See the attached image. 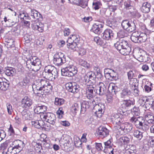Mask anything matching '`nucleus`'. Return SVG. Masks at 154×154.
I'll list each match as a JSON object with an SVG mask.
<instances>
[{"instance_id": "nucleus-1", "label": "nucleus", "mask_w": 154, "mask_h": 154, "mask_svg": "<svg viewBox=\"0 0 154 154\" xmlns=\"http://www.w3.org/2000/svg\"><path fill=\"white\" fill-rule=\"evenodd\" d=\"M115 48L123 55H128L131 51L128 42L124 40H120L114 45Z\"/></svg>"}, {"instance_id": "nucleus-2", "label": "nucleus", "mask_w": 154, "mask_h": 154, "mask_svg": "<svg viewBox=\"0 0 154 154\" xmlns=\"http://www.w3.org/2000/svg\"><path fill=\"white\" fill-rule=\"evenodd\" d=\"M44 77L48 80L53 81L58 77V72L54 66L51 65L46 66L42 72Z\"/></svg>"}, {"instance_id": "nucleus-3", "label": "nucleus", "mask_w": 154, "mask_h": 154, "mask_svg": "<svg viewBox=\"0 0 154 154\" xmlns=\"http://www.w3.org/2000/svg\"><path fill=\"white\" fill-rule=\"evenodd\" d=\"M132 129L131 125L127 123H120L119 125H115L113 131L118 135H125L130 132Z\"/></svg>"}, {"instance_id": "nucleus-4", "label": "nucleus", "mask_w": 154, "mask_h": 154, "mask_svg": "<svg viewBox=\"0 0 154 154\" xmlns=\"http://www.w3.org/2000/svg\"><path fill=\"white\" fill-rule=\"evenodd\" d=\"M92 103L93 106V112L97 117L100 118L104 112L105 109L104 105L102 103L97 104L94 100H92Z\"/></svg>"}, {"instance_id": "nucleus-5", "label": "nucleus", "mask_w": 154, "mask_h": 154, "mask_svg": "<svg viewBox=\"0 0 154 154\" xmlns=\"http://www.w3.org/2000/svg\"><path fill=\"white\" fill-rule=\"evenodd\" d=\"M61 71L62 75L69 77L73 76L77 72L76 67L71 65L61 69Z\"/></svg>"}, {"instance_id": "nucleus-6", "label": "nucleus", "mask_w": 154, "mask_h": 154, "mask_svg": "<svg viewBox=\"0 0 154 154\" xmlns=\"http://www.w3.org/2000/svg\"><path fill=\"white\" fill-rule=\"evenodd\" d=\"M128 21V20L123 21L122 23V26L123 29L129 32H131L135 30L136 26L134 21Z\"/></svg>"}, {"instance_id": "nucleus-7", "label": "nucleus", "mask_w": 154, "mask_h": 154, "mask_svg": "<svg viewBox=\"0 0 154 154\" xmlns=\"http://www.w3.org/2000/svg\"><path fill=\"white\" fill-rule=\"evenodd\" d=\"M95 86V85H88L86 89V96L88 99H91V101L92 100H94L93 97L97 93Z\"/></svg>"}, {"instance_id": "nucleus-8", "label": "nucleus", "mask_w": 154, "mask_h": 154, "mask_svg": "<svg viewBox=\"0 0 154 154\" xmlns=\"http://www.w3.org/2000/svg\"><path fill=\"white\" fill-rule=\"evenodd\" d=\"M31 63V64L34 67L32 70L35 71H37L40 69L41 65L40 60L35 57H31L28 60V63Z\"/></svg>"}, {"instance_id": "nucleus-9", "label": "nucleus", "mask_w": 154, "mask_h": 154, "mask_svg": "<svg viewBox=\"0 0 154 154\" xmlns=\"http://www.w3.org/2000/svg\"><path fill=\"white\" fill-rule=\"evenodd\" d=\"M41 119H43V120L52 125L55 123L56 119L55 115L50 112L42 114L41 116Z\"/></svg>"}, {"instance_id": "nucleus-10", "label": "nucleus", "mask_w": 154, "mask_h": 154, "mask_svg": "<svg viewBox=\"0 0 154 154\" xmlns=\"http://www.w3.org/2000/svg\"><path fill=\"white\" fill-rule=\"evenodd\" d=\"M131 122L133 123L137 128L140 129L144 122L143 117H135L134 116L132 117L130 119Z\"/></svg>"}, {"instance_id": "nucleus-11", "label": "nucleus", "mask_w": 154, "mask_h": 154, "mask_svg": "<svg viewBox=\"0 0 154 154\" xmlns=\"http://www.w3.org/2000/svg\"><path fill=\"white\" fill-rule=\"evenodd\" d=\"M60 146L63 149L65 150H68V148L69 147V141L68 137H62L59 141Z\"/></svg>"}, {"instance_id": "nucleus-12", "label": "nucleus", "mask_w": 154, "mask_h": 154, "mask_svg": "<svg viewBox=\"0 0 154 154\" xmlns=\"http://www.w3.org/2000/svg\"><path fill=\"white\" fill-rule=\"evenodd\" d=\"M103 38L106 40H111L114 38V34L110 29H106L103 33Z\"/></svg>"}, {"instance_id": "nucleus-13", "label": "nucleus", "mask_w": 154, "mask_h": 154, "mask_svg": "<svg viewBox=\"0 0 154 154\" xmlns=\"http://www.w3.org/2000/svg\"><path fill=\"white\" fill-rule=\"evenodd\" d=\"M150 100L149 98L146 96H143L139 99L138 103L141 106L145 105L146 109L149 108V106L151 103Z\"/></svg>"}, {"instance_id": "nucleus-14", "label": "nucleus", "mask_w": 154, "mask_h": 154, "mask_svg": "<svg viewBox=\"0 0 154 154\" xmlns=\"http://www.w3.org/2000/svg\"><path fill=\"white\" fill-rule=\"evenodd\" d=\"M32 125L35 127L42 130L46 129V125L45 124L43 121L42 120L32 121Z\"/></svg>"}, {"instance_id": "nucleus-15", "label": "nucleus", "mask_w": 154, "mask_h": 154, "mask_svg": "<svg viewBox=\"0 0 154 154\" xmlns=\"http://www.w3.org/2000/svg\"><path fill=\"white\" fill-rule=\"evenodd\" d=\"M32 88L34 92L37 91L36 93L38 95H40L41 93H42L43 88L42 87H41L39 79L34 81V83L32 85Z\"/></svg>"}, {"instance_id": "nucleus-16", "label": "nucleus", "mask_w": 154, "mask_h": 154, "mask_svg": "<svg viewBox=\"0 0 154 154\" xmlns=\"http://www.w3.org/2000/svg\"><path fill=\"white\" fill-rule=\"evenodd\" d=\"M122 117V116L120 114H114L111 116V121L113 124H116V125H119L123 121Z\"/></svg>"}, {"instance_id": "nucleus-17", "label": "nucleus", "mask_w": 154, "mask_h": 154, "mask_svg": "<svg viewBox=\"0 0 154 154\" xmlns=\"http://www.w3.org/2000/svg\"><path fill=\"white\" fill-rule=\"evenodd\" d=\"M96 89V92L97 94L102 95L105 94L106 91V88L103 82H100L97 85Z\"/></svg>"}, {"instance_id": "nucleus-18", "label": "nucleus", "mask_w": 154, "mask_h": 154, "mask_svg": "<svg viewBox=\"0 0 154 154\" xmlns=\"http://www.w3.org/2000/svg\"><path fill=\"white\" fill-rule=\"evenodd\" d=\"M22 117L24 120H30L33 117V115L31 112L26 109H24L21 112Z\"/></svg>"}, {"instance_id": "nucleus-19", "label": "nucleus", "mask_w": 154, "mask_h": 154, "mask_svg": "<svg viewBox=\"0 0 154 154\" xmlns=\"http://www.w3.org/2000/svg\"><path fill=\"white\" fill-rule=\"evenodd\" d=\"M103 24L99 22L94 23L92 27L93 32L98 34H100L102 32V29L103 27Z\"/></svg>"}, {"instance_id": "nucleus-20", "label": "nucleus", "mask_w": 154, "mask_h": 154, "mask_svg": "<svg viewBox=\"0 0 154 154\" xmlns=\"http://www.w3.org/2000/svg\"><path fill=\"white\" fill-rule=\"evenodd\" d=\"M32 103V100L27 96L24 97L21 101V105L23 108H29Z\"/></svg>"}, {"instance_id": "nucleus-21", "label": "nucleus", "mask_w": 154, "mask_h": 154, "mask_svg": "<svg viewBox=\"0 0 154 154\" xmlns=\"http://www.w3.org/2000/svg\"><path fill=\"white\" fill-rule=\"evenodd\" d=\"M44 24L38 22L33 23L32 25L33 29L35 31H38L40 32H42L44 30Z\"/></svg>"}, {"instance_id": "nucleus-22", "label": "nucleus", "mask_w": 154, "mask_h": 154, "mask_svg": "<svg viewBox=\"0 0 154 154\" xmlns=\"http://www.w3.org/2000/svg\"><path fill=\"white\" fill-rule=\"evenodd\" d=\"M9 82L5 78H0V89L3 91L7 90Z\"/></svg>"}, {"instance_id": "nucleus-23", "label": "nucleus", "mask_w": 154, "mask_h": 154, "mask_svg": "<svg viewBox=\"0 0 154 154\" xmlns=\"http://www.w3.org/2000/svg\"><path fill=\"white\" fill-rule=\"evenodd\" d=\"M98 130V134L102 137H106L109 134V130L103 126L100 127Z\"/></svg>"}, {"instance_id": "nucleus-24", "label": "nucleus", "mask_w": 154, "mask_h": 154, "mask_svg": "<svg viewBox=\"0 0 154 154\" xmlns=\"http://www.w3.org/2000/svg\"><path fill=\"white\" fill-rule=\"evenodd\" d=\"M144 118L146 122L149 124H154V116L151 112H148L145 114Z\"/></svg>"}, {"instance_id": "nucleus-25", "label": "nucleus", "mask_w": 154, "mask_h": 154, "mask_svg": "<svg viewBox=\"0 0 154 154\" xmlns=\"http://www.w3.org/2000/svg\"><path fill=\"white\" fill-rule=\"evenodd\" d=\"M151 5L147 2L143 3L141 7V11L143 13H149L151 8Z\"/></svg>"}, {"instance_id": "nucleus-26", "label": "nucleus", "mask_w": 154, "mask_h": 154, "mask_svg": "<svg viewBox=\"0 0 154 154\" xmlns=\"http://www.w3.org/2000/svg\"><path fill=\"white\" fill-rule=\"evenodd\" d=\"M42 88L43 90L42 91V93H41L40 95H38V96L40 97H41V95H42L44 94H46L51 92L52 91V86L50 83H49L48 85L45 86L43 88Z\"/></svg>"}, {"instance_id": "nucleus-27", "label": "nucleus", "mask_w": 154, "mask_h": 154, "mask_svg": "<svg viewBox=\"0 0 154 154\" xmlns=\"http://www.w3.org/2000/svg\"><path fill=\"white\" fill-rule=\"evenodd\" d=\"M47 109V107L45 105L38 106L34 109V112L37 114L43 113Z\"/></svg>"}, {"instance_id": "nucleus-28", "label": "nucleus", "mask_w": 154, "mask_h": 154, "mask_svg": "<svg viewBox=\"0 0 154 154\" xmlns=\"http://www.w3.org/2000/svg\"><path fill=\"white\" fill-rule=\"evenodd\" d=\"M92 104L91 99L90 102L88 101H84L81 104V109L82 110L85 111L86 110L89 108V107Z\"/></svg>"}, {"instance_id": "nucleus-29", "label": "nucleus", "mask_w": 154, "mask_h": 154, "mask_svg": "<svg viewBox=\"0 0 154 154\" xmlns=\"http://www.w3.org/2000/svg\"><path fill=\"white\" fill-rule=\"evenodd\" d=\"M139 32L138 31H135L132 34L131 37V41L134 43L139 42Z\"/></svg>"}, {"instance_id": "nucleus-30", "label": "nucleus", "mask_w": 154, "mask_h": 154, "mask_svg": "<svg viewBox=\"0 0 154 154\" xmlns=\"http://www.w3.org/2000/svg\"><path fill=\"white\" fill-rule=\"evenodd\" d=\"M80 40V38L79 35H70L67 41L70 42H75L76 43H79Z\"/></svg>"}, {"instance_id": "nucleus-31", "label": "nucleus", "mask_w": 154, "mask_h": 154, "mask_svg": "<svg viewBox=\"0 0 154 154\" xmlns=\"http://www.w3.org/2000/svg\"><path fill=\"white\" fill-rule=\"evenodd\" d=\"M5 74L8 76H12L15 74L16 70L11 67H8L5 71Z\"/></svg>"}, {"instance_id": "nucleus-32", "label": "nucleus", "mask_w": 154, "mask_h": 154, "mask_svg": "<svg viewBox=\"0 0 154 154\" xmlns=\"http://www.w3.org/2000/svg\"><path fill=\"white\" fill-rule=\"evenodd\" d=\"M104 147L105 149H109L110 152L109 154H113V150L114 149L112 148V144L110 140H108L106 142H104Z\"/></svg>"}, {"instance_id": "nucleus-33", "label": "nucleus", "mask_w": 154, "mask_h": 154, "mask_svg": "<svg viewBox=\"0 0 154 154\" xmlns=\"http://www.w3.org/2000/svg\"><path fill=\"white\" fill-rule=\"evenodd\" d=\"M67 48L69 49L72 50L73 51L76 50L77 48V43L74 42H70L68 41H67Z\"/></svg>"}, {"instance_id": "nucleus-34", "label": "nucleus", "mask_w": 154, "mask_h": 154, "mask_svg": "<svg viewBox=\"0 0 154 154\" xmlns=\"http://www.w3.org/2000/svg\"><path fill=\"white\" fill-rule=\"evenodd\" d=\"M134 53L139 61H142L144 60V57L142 53L139 50L137 51H134Z\"/></svg>"}, {"instance_id": "nucleus-35", "label": "nucleus", "mask_w": 154, "mask_h": 154, "mask_svg": "<svg viewBox=\"0 0 154 154\" xmlns=\"http://www.w3.org/2000/svg\"><path fill=\"white\" fill-rule=\"evenodd\" d=\"M131 94V92L129 89L126 88H124L121 93V97L123 98L126 96H128Z\"/></svg>"}, {"instance_id": "nucleus-36", "label": "nucleus", "mask_w": 154, "mask_h": 154, "mask_svg": "<svg viewBox=\"0 0 154 154\" xmlns=\"http://www.w3.org/2000/svg\"><path fill=\"white\" fill-rule=\"evenodd\" d=\"M80 104H78L77 103H75L72 105L71 110V112L74 114H75L77 111L79 109Z\"/></svg>"}, {"instance_id": "nucleus-37", "label": "nucleus", "mask_w": 154, "mask_h": 154, "mask_svg": "<svg viewBox=\"0 0 154 154\" xmlns=\"http://www.w3.org/2000/svg\"><path fill=\"white\" fill-rule=\"evenodd\" d=\"M147 38L146 34L143 32H139V42H143L146 41Z\"/></svg>"}, {"instance_id": "nucleus-38", "label": "nucleus", "mask_w": 154, "mask_h": 154, "mask_svg": "<svg viewBox=\"0 0 154 154\" xmlns=\"http://www.w3.org/2000/svg\"><path fill=\"white\" fill-rule=\"evenodd\" d=\"M111 89L112 92H114L115 94L120 91L119 88H118L116 84H110L109 87V89Z\"/></svg>"}, {"instance_id": "nucleus-39", "label": "nucleus", "mask_w": 154, "mask_h": 154, "mask_svg": "<svg viewBox=\"0 0 154 154\" xmlns=\"http://www.w3.org/2000/svg\"><path fill=\"white\" fill-rule=\"evenodd\" d=\"M77 5L83 8H85L88 6V1L87 0H79Z\"/></svg>"}, {"instance_id": "nucleus-40", "label": "nucleus", "mask_w": 154, "mask_h": 154, "mask_svg": "<svg viewBox=\"0 0 154 154\" xmlns=\"http://www.w3.org/2000/svg\"><path fill=\"white\" fill-rule=\"evenodd\" d=\"M117 73L115 72L114 70L112 69L109 75L108 76L109 77L108 79L111 80H116L117 79Z\"/></svg>"}, {"instance_id": "nucleus-41", "label": "nucleus", "mask_w": 154, "mask_h": 154, "mask_svg": "<svg viewBox=\"0 0 154 154\" xmlns=\"http://www.w3.org/2000/svg\"><path fill=\"white\" fill-rule=\"evenodd\" d=\"M71 90L73 94L77 93L78 92L79 90V86L76 83H73V86Z\"/></svg>"}, {"instance_id": "nucleus-42", "label": "nucleus", "mask_w": 154, "mask_h": 154, "mask_svg": "<svg viewBox=\"0 0 154 154\" xmlns=\"http://www.w3.org/2000/svg\"><path fill=\"white\" fill-rule=\"evenodd\" d=\"M136 152V148L134 146H132L125 150V154H135Z\"/></svg>"}, {"instance_id": "nucleus-43", "label": "nucleus", "mask_w": 154, "mask_h": 154, "mask_svg": "<svg viewBox=\"0 0 154 154\" xmlns=\"http://www.w3.org/2000/svg\"><path fill=\"white\" fill-rule=\"evenodd\" d=\"M4 21L7 24L9 27L13 26L15 24L16 22H14L11 19L8 18L7 17H5L4 18Z\"/></svg>"}, {"instance_id": "nucleus-44", "label": "nucleus", "mask_w": 154, "mask_h": 154, "mask_svg": "<svg viewBox=\"0 0 154 154\" xmlns=\"http://www.w3.org/2000/svg\"><path fill=\"white\" fill-rule=\"evenodd\" d=\"M5 42L7 43L5 45H7V47H10L14 46V40L11 38H6Z\"/></svg>"}, {"instance_id": "nucleus-45", "label": "nucleus", "mask_w": 154, "mask_h": 154, "mask_svg": "<svg viewBox=\"0 0 154 154\" xmlns=\"http://www.w3.org/2000/svg\"><path fill=\"white\" fill-rule=\"evenodd\" d=\"M79 63L80 65L85 68L88 69L89 67V64L86 61L84 60L81 59H79Z\"/></svg>"}, {"instance_id": "nucleus-46", "label": "nucleus", "mask_w": 154, "mask_h": 154, "mask_svg": "<svg viewBox=\"0 0 154 154\" xmlns=\"http://www.w3.org/2000/svg\"><path fill=\"white\" fill-rule=\"evenodd\" d=\"M86 74L91 79V81L94 83L95 82L94 79L96 77L94 73L92 71H89Z\"/></svg>"}, {"instance_id": "nucleus-47", "label": "nucleus", "mask_w": 154, "mask_h": 154, "mask_svg": "<svg viewBox=\"0 0 154 154\" xmlns=\"http://www.w3.org/2000/svg\"><path fill=\"white\" fill-rule=\"evenodd\" d=\"M134 135L140 140L143 136L142 133L138 130H135L134 131Z\"/></svg>"}, {"instance_id": "nucleus-48", "label": "nucleus", "mask_w": 154, "mask_h": 154, "mask_svg": "<svg viewBox=\"0 0 154 154\" xmlns=\"http://www.w3.org/2000/svg\"><path fill=\"white\" fill-rule=\"evenodd\" d=\"M40 14L38 13V11L35 10H31L30 13V16L33 19H38V14Z\"/></svg>"}, {"instance_id": "nucleus-49", "label": "nucleus", "mask_w": 154, "mask_h": 154, "mask_svg": "<svg viewBox=\"0 0 154 154\" xmlns=\"http://www.w3.org/2000/svg\"><path fill=\"white\" fill-rule=\"evenodd\" d=\"M101 4L100 2L97 1H94L92 4V8L97 10L99 9L100 8Z\"/></svg>"}, {"instance_id": "nucleus-50", "label": "nucleus", "mask_w": 154, "mask_h": 154, "mask_svg": "<svg viewBox=\"0 0 154 154\" xmlns=\"http://www.w3.org/2000/svg\"><path fill=\"white\" fill-rule=\"evenodd\" d=\"M132 114L134 116H138L140 114L139 109L137 107H134L131 110Z\"/></svg>"}, {"instance_id": "nucleus-51", "label": "nucleus", "mask_w": 154, "mask_h": 154, "mask_svg": "<svg viewBox=\"0 0 154 154\" xmlns=\"http://www.w3.org/2000/svg\"><path fill=\"white\" fill-rule=\"evenodd\" d=\"M148 143L150 146H154V136L149 137L148 139Z\"/></svg>"}, {"instance_id": "nucleus-52", "label": "nucleus", "mask_w": 154, "mask_h": 154, "mask_svg": "<svg viewBox=\"0 0 154 154\" xmlns=\"http://www.w3.org/2000/svg\"><path fill=\"white\" fill-rule=\"evenodd\" d=\"M47 79L45 78V79H39L41 87H42V88L48 85V84L49 83V82L47 80Z\"/></svg>"}, {"instance_id": "nucleus-53", "label": "nucleus", "mask_w": 154, "mask_h": 154, "mask_svg": "<svg viewBox=\"0 0 154 154\" xmlns=\"http://www.w3.org/2000/svg\"><path fill=\"white\" fill-rule=\"evenodd\" d=\"M119 141L122 143L127 144L129 142V139L126 137H122L120 138Z\"/></svg>"}, {"instance_id": "nucleus-54", "label": "nucleus", "mask_w": 154, "mask_h": 154, "mask_svg": "<svg viewBox=\"0 0 154 154\" xmlns=\"http://www.w3.org/2000/svg\"><path fill=\"white\" fill-rule=\"evenodd\" d=\"M75 82H68L65 85L66 89L69 91L71 92V90L73 86V83Z\"/></svg>"}, {"instance_id": "nucleus-55", "label": "nucleus", "mask_w": 154, "mask_h": 154, "mask_svg": "<svg viewBox=\"0 0 154 154\" xmlns=\"http://www.w3.org/2000/svg\"><path fill=\"white\" fill-rule=\"evenodd\" d=\"M94 41L97 44L100 45H103L104 44L103 41L99 37H95L94 38Z\"/></svg>"}, {"instance_id": "nucleus-56", "label": "nucleus", "mask_w": 154, "mask_h": 154, "mask_svg": "<svg viewBox=\"0 0 154 154\" xmlns=\"http://www.w3.org/2000/svg\"><path fill=\"white\" fill-rule=\"evenodd\" d=\"M78 52L79 55L81 56H83L86 54V49L82 47H80L79 48Z\"/></svg>"}, {"instance_id": "nucleus-57", "label": "nucleus", "mask_w": 154, "mask_h": 154, "mask_svg": "<svg viewBox=\"0 0 154 154\" xmlns=\"http://www.w3.org/2000/svg\"><path fill=\"white\" fill-rule=\"evenodd\" d=\"M11 30L12 34L15 35H18L20 33V30L16 26L12 27Z\"/></svg>"}, {"instance_id": "nucleus-58", "label": "nucleus", "mask_w": 154, "mask_h": 154, "mask_svg": "<svg viewBox=\"0 0 154 154\" xmlns=\"http://www.w3.org/2000/svg\"><path fill=\"white\" fill-rule=\"evenodd\" d=\"M83 80L85 81L86 83H88L89 85L94 83L93 82L91 81V79L87 76L86 74L84 76Z\"/></svg>"}, {"instance_id": "nucleus-59", "label": "nucleus", "mask_w": 154, "mask_h": 154, "mask_svg": "<svg viewBox=\"0 0 154 154\" xmlns=\"http://www.w3.org/2000/svg\"><path fill=\"white\" fill-rule=\"evenodd\" d=\"M24 38L26 42L28 43L31 41L32 39V36L29 34H26L24 36Z\"/></svg>"}, {"instance_id": "nucleus-60", "label": "nucleus", "mask_w": 154, "mask_h": 154, "mask_svg": "<svg viewBox=\"0 0 154 154\" xmlns=\"http://www.w3.org/2000/svg\"><path fill=\"white\" fill-rule=\"evenodd\" d=\"M133 101L130 100H124L123 103V104L127 107L131 106V105L133 104Z\"/></svg>"}, {"instance_id": "nucleus-61", "label": "nucleus", "mask_w": 154, "mask_h": 154, "mask_svg": "<svg viewBox=\"0 0 154 154\" xmlns=\"http://www.w3.org/2000/svg\"><path fill=\"white\" fill-rule=\"evenodd\" d=\"M9 142L7 141L1 144L0 147V150H1L4 151L5 149L8 146Z\"/></svg>"}, {"instance_id": "nucleus-62", "label": "nucleus", "mask_w": 154, "mask_h": 154, "mask_svg": "<svg viewBox=\"0 0 154 154\" xmlns=\"http://www.w3.org/2000/svg\"><path fill=\"white\" fill-rule=\"evenodd\" d=\"M8 134L10 136L13 135L15 134L14 130L11 124L10 125L9 128L8 129Z\"/></svg>"}, {"instance_id": "nucleus-63", "label": "nucleus", "mask_w": 154, "mask_h": 154, "mask_svg": "<svg viewBox=\"0 0 154 154\" xmlns=\"http://www.w3.org/2000/svg\"><path fill=\"white\" fill-rule=\"evenodd\" d=\"M149 146L148 144H144L143 146L142 149V151L144 153H145L149 149Z\"/></svg>"}, {"instance_id": "nucleus-64", "label": "nucleus", "mask_w": 154, "mask_h": 154, "mask_svg": "<svg viewBox=\"0 0 154 154\" xmlns=\"http://www.w3.org/2000/svg\"><path fill=\"white\" fill-rule=\"evenodd\" d=\"M15 149L12 147H9L8 149V154H15L17 152L14 150Z\"/></svg>"}]
</instances>
